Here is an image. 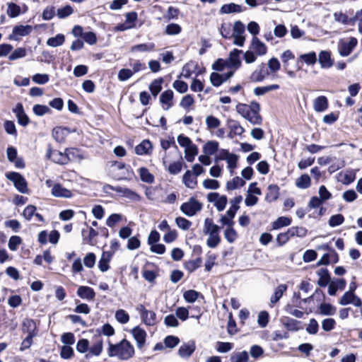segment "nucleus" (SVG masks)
<instances>
[{"mask_svg":"<svg viewBox=\"0 0 362 362\" xmlns=\"http://www.w3.org/2000/svg\"><path fill=\"white\" fill-rule=\"evenodd\" d=\"M196 349L195 342L184 343L178 349V354L180 357L187 358L190 357Z\"/></svg>","mask_w":362,"mask_h":362,"instance_id":"19","label":"nucleus"},{"mask_svg":"<svg viewBox=\"0 0 362 362\" xmlns=\"http://www.w3.org/2000/svg\"><path fill=\"white\" fill-rule=\"evenodd\" d=\"M318 62L323 69L330 68L333 64V61L331 58V53L328 51H321L318 55Z\"/></svg>","mask_w":362,"mask_h":362,"instance_id":"24","label":"nucleus"},{"mask_svg":"<svg viewBox=\"0 0 362 362\" xmlns=\"http://www.w3.org/2000/svg\"><path fill=\"white\" fill-rule=\"evenodd\" d=\"M64 35L63 34H58L55 37H50L47 40V45L56 47L62 45L64 42Z\"/></svg>","mask_w":362,"mask_h":362,"instance_id":"47","label":"nucleus"},{"mask_svg":"<svg viewBox=\"0 0 362 362\" xmlns=\"http://www.w3.org/2000/svg\"><path fill=\"white\" fill-rule=\"evenodd\" d=\"M245 28L244 24L240 21H235L233 25V32L231 37L245 36Z\"/></svg>","mask_w":362,"mask_h":362,"instance_id":"48","label":"nucleus"},{"mask_svg":"<svg viewBox=\"0 0 362 362\" xmlns=\"http://www.w3.org/2000/svg\"><path fill=\"white\" fill-rule=\"evenodd\" d=\"M156 45L153 42H146L138 44L132 46L130 48V52L132 53L136 52H149L155 49Z\"/></svg>","mask_w":362,"mask_h":362,"instance_id":"26","label":"nucleus"},{"mask_svg":"<svg viewBox=\"0 0 362 362\" xmlns=\"http://www.w3.org/2000/svg\"><path fill=\"white\" fill-rule=\"evenodd\" d=\"M224 238L229 243H234L238 238V233L233 226L226 228L224 230Z\"/></svg>","mask_w":362,"mask_h":362,"instance_id":"51","label":"nucleus"},{"mask_svg":"<svg viewBox=\"0 0 362 362\" xmlns=\"http://www.w3.org/2000/svg\"><path fill=\"white\" fill-rule=\"evenodd\" d=\"M83 264L88 269H92L96 262V256L93 252L88 253L83 258Z\"/></svg>","mask_w":362,"mask_h":362,"instance_id":"55","label":"nucleus"},{"mask_svg":"<svg viewBox=\"0 0 362 362\" xmlns=\"http://www.w3.org/2000/svg\"><path fill=\"white\" fill-rule=\"evenodd\" d=\"M180 343V339L173 335H168L164 339L165 346L168 348L173 349Z\"/></svg>","mask_w":362,"mask_h":362,"instance_id":"62","label":"nucleus"},{"mask_svg":"<svg viewBox=\"0 0 362 362\" xmlns=\"http://www.w3.org/2000/svg\"><path fill=\"white\" fill-rule=\"evenodd\" d=\"M174 93L172 90H166L161 93L159 98L160 104L165 110H168L173 105Z\"/></svg>","mask_w":362,"mask_h":362,"instance_id":"14","label":"nucleus"},{"mask_svg":"<svg viewBox=\"0 0 362 362\" xmlns=\"http://www.w3.org/2000/svg\"><path fill=\"white\" fill-rule=\"evenodd\" d=\"M140 178L143 182L146 183H153L154 181L153 175L146 168H140L139 170Z\"/></svg>","mask_w":362,"mask_h":362,"instance_id":"42","label":"nucleus"},{"mask_svg":"<svg viewBox=\"0 0 362 362\" xmlns=\"http://www.w3.org/2000/svg\"><path fill=\"white\" fill-rule=\"evenodd\" d=\"M279 195V187L276 185H270L268 187V192L265 199L267 201L272 202L276 200Z\"/></svg>","mask_w":362,"mask_h":362,"instance_id":"33","label":"nucleus"},{"mask_svg":"<svg viewBox=\"0 0 362 362\" xmlns=\"http://www.w3.org/2000/svg\"><path fill=\"white\" fill-rule=\"evenodd\" d=\"M131 333L136 341L137 347L141 350L146 344L147 337L146 331L139 326H136L132 329Z\"/></svg>","mask_w":362,"mask_h":362,"instance_id":"12","label":"nucleus"},{"mask_svg":"<svg viewBox=\"0 0 362 362\" xmlns=\"http://www.w3.org/2000/svg\"><path fill=\"white\" fill-rule=\"evenodd\" d=\"M310 177L307 174L302 175L296 180V185L299 189H308L310 187Z\"/></svg>","mask_w":362,"mask_h":362,"instance_id":"40","label":"nucleus"},{"mask_svg":"<svg viewBox=\"0 0 362 362\" xmlns=\"http://www.w3.org/2000/svg\"><path fill=\"white\" fill-rule=\"evenodd\" d=\"M206 124L207 129L212 131L213 129H217L220 127L221 121L214 116L209 115L206 118Z\"/></svg>","mask_w":362,"mask_h":362,"instance_id":"46","label":"nucleus"},{"mask_svg":"<svg viewBox=\"0 0 362 362\" xmlns=\"http://www.w3.org/2000/svg\"><path fill=\"white\" fill-rule=\"evenodd\" d=\"M6 178L12 182L16 189L23 194L28 193V182L18 173L8 172L6 174Z\"/></svg>","mask_w":362,"mask_h":362,"instance_id":"5","label":"nucleus"},{"mask_svg":"<svg viewBox=\"0 0 362 362\" xmlns=\"http://www.w3.org/2000/svg\"><path fill=\"white\" fill-rule=\"evenodd\" d=\"M319 309L320 313L323 315H333L336 313V308L330 303H322Z\"/></svg>","mask_w":362,"mask_h":362,"instance_id":"45","label":"nucleus"},{"mask_svg":"<svg viewBox=\"0 0 362 362\" xmlns=\"http://www.w3.org/2000/svg\"><path fill=\"white\" fill-rule=\"evenodd\" d=\"M356 179V174L353 170H347L339 174V180L344 185H349Z\"/></svg>","mask_w":362,"mask_h":362,"instance_id":"29","label":"nucleus"},{"mask_svg":"<svg viewBox=\"0 0 362 362\" xmlns=\"http://www.w3.org/2000/svg\"><path fill=\"white\" fill-rule=\"evenodd\" d=\"M182 182L185 185L190 189H194L197 185V177L191 170H187L183 175Z\"/></svg>","mask_w":362,"mask_h":362,"instance_id":"28","label":"nucleus"},{"mask_svg":"<svg viewBox=\"0 0 362 362\" xmlns=\"http://www.w3.org/2000/svg\"><path fill=\"white\" fill-rule=\"evenodd\" d=\"M333 16L336 21L344 25L349 23L353 24L354 23V19L349 18L346 14L341 12H335Z\"/></svg>","mask_w":362,"mask_h":362,"instance_id":"50","label":"nucleus"},{"mask_svg":"<svg viewBox=\"0 0 362 362\" xmlns=\"http://www.w3.org/2000/svg\"><path fill=\"white\" fill-rule=\"evenodd\" d=\"M221 158L226 160L228 168L230 170V173L233 174L234 169L237 166L238 156L230 153L228 151H224Z\"/></svg>","mask_w":362,"mask_h":362,"instance_id":"25","label":"nucleus"},{"mask_svg":"<svg viewBox=\"0 0 362 362\" xmlns=\"http://www.w3.org/2000/svg\"><path fill=\"white\" fill-rule=\"evenodd\" d=\"M153 150L151 142L145 139L135 147V153L139 156L150 155Z\"/></svg>","mask_w":362,"mask_h":362,"instance_id":"21","label":"nucleus"},{"mask_svg":"<svg viewBox=\"0 0 362 362\" xmlns=\"http://www.w3.org/2000/svg\"><path fill=\"white\" fill-rule=\"evenodd\" d=\"M103 348V341L102 339H99L90 348V352L92 355L99 356L102 351Z\"/></svg>","mask_w":362,"mask_h":362,"instance_id":"61","label":"nucleus"},{"mask_svg":"<svg viewBox=\"0 0 362 362\" xmlns=\"http://www.w3.org/2000/svg\"><path fill=\"white\" fill-rule=\"evenodd\" d=\"M241 53L242 51L237 49H234L230 52L229 54V62L230 66L238 69L240 66L241 62L240 60V54Z\"/></svg>","mask_w":362,"mask_h":362,"instance_id":"32","label":"nucleus"},{"mask_svg":"<svg viewBox=\"0 0 362 362\" xmlns=\"http://www.w3.org/2000/svg\"><path fill=\"white\" fill-rule=\"evenodd\" d=\"M13 111L17 117L19 124L23 127H25L28 124L30 120L28 117L25 113L23 106L21 103H18L15 108H13Z\"/></svg>","mask_w":362,"mask_h":362,"instance_id":"18","label":"nucleus"},{"mask_svg":"<svg viewBox=\"0 0 362 362\" xmlns=\"http://www.w3.org/2000/svg\"><path fill=\"white\" fill-rule=\"evenodd\" d=\"M110 168L112 173L120 171L114 175L117 180H131L134 177V174L130 166L126 165L123 163L113 161L111 163Z\"/></svg>","mask_w":362,"mask_h":362,"instance_id":"4","label":"nucleus"},{"mask_svg":"<svg viewBox=\"0 0 362 362\" xmlns=\"http://www.w3.org/2000/svg\"><path fill=\"white\" fill-rule=\"evenodd\" d=\"M228 125L230 130V134L234 135H241L244 133V128L240 124V123L235 120L230 119L228 121Z\"/></svg>","mask_w":362,"mask_h":362,"instance_id":"36","label":"nucleus"},{"mask_svg":"<svg viewBox=\"0 0 362 362\" xmlns=\"http://www.w3.org/2000/svg\"><path fill=\"white\" fill-rule=\"evenodd\" d=\"M299 58L308 65H313L317 62V56L315 52L303 54Z\"/></svg>","mask_w":362,"mask_h":362,"instance_id":"49","label":"nucleus"},{"mask_svg":"<svg viewBox=\"0 0 362 362\" xmlns=\"http://www.w3.org/2000/svg\"><path fill=\"white\" fill-rule=\"evenodd\" d=\"M163 83V78H158L154 79L149 86V90L151 93V94L156 97L158 94L162 90V84Z\"/></svg>","mask_w":362,"mask_h":362,"instance_id":"38","label":"nucleus"},{"mask_svg":"<svg viewBox=\"0 0 362 362\" xmlns=\"http://www.w3.org/2000/svg\"><path fill=\"white\" fill-rule=\"evenodd\" d=\"M67 162L69 161H81L83 159V156L80 150L75 148H69L66 149Z\"/></svg>","mask_w":362,"mask_h":362,"instance_id":"31","label":"nucleus"},{"mask_svg":"<svg viewBox=\"0 0 362 362\" xmlns=\"http://www.w3.org/2000/svg\"><path fill=\"white\" fill-rule=\"evenodd\" d=\"M291 218L286 216L279 217L272 223V229L279 230L283 227L288 226L291 223Z\"/></svg>","mask_w":362,"mask_h":362,"instance_id":"39","label":"nucleus"},{"mask_svg":"<svg viewBox=\"0 0 362 362\" xmlns=\"http://www.w3.org/2000/svg\"><path fill=\"white\" fill-rule=\"evenodd\" d=\"M232 25L230 23H223L219 28L220 34L224 38H230L231 37Z\"/></svg>","mask_w":362,"mask_h":362,"instance_id":"60","label":"nucleus"},{"mask_svg":"<svg viewBox=\"0 0 362 362\" xmlns=\"http://www.w3.org/2000/svg\"><path fill=\"white\" fill-rule=\"evenodd\" d=\"M51 193L52 196L59 198L67 199L73 196V193L70 189L64 187L62 185L58 183L53 185Z\"/></svg>","mask_w":362,"mask_h":362,"instance_id":"15","label":"nucleus"},{"mask_svg":"<svg viewBox=\"0 0 362 362\" xmlns=\"http://www.w3.org/2000/svg\"><path fill=\"white\" fill-rule=\"evenodd\" d=\"M355 298V294L352 291H348L344 293L339 300L341 305H348L354 302Z\"/></svg>","mask_w":362,"mask_h":362,"instance_id":"59","label":"nucleus"},{"mask_svg":"<svg viewBox=\"0 0 362 362\" xmlns=\"http://www.w3.org/2000/svg\"><path fill=\"white\" fill-rule=\"evenodd\" d=\"M198 153L197 146L192 143L189 146L185 148V157L188 162H192L194 160L195 156Z\"/></svg>","mask_w":362,"mask_h":362,"instance_id":"35","label":"nucleus"},{"mask_svg":"<svg viewBox=\"0 0 362 362\" xmlns=\"http://www.w3.org/2000/svg\"><path fill=\"white\" fill-rule=\"evenodd\" d=\"M287 290V286L286 284H280L279 285L275 291L274 294L271 296L270 301L272 305L276 303L280 298L282 297L284 293Z\"/></svg>","mask_w":362,"mask_h":362,"instance_id":"34","label":"nucleus"},{"mask_svg":"<svg viewBox=\"0 0 362 362\" xmlns=\"http://www.w3.org/2000/svg\"><path fill=\"white\" fill-rule=\"evenodd\" d=\"M77 295L81 298L92 300L95 297V292L91 287L81 286L77 290Z\"/></svg>","mask_w":362,"mask_h":362,"instance_id":"23","label":"nucleus"},{"mask_svg":"<svg viewBox=\"0 0 362 362\" xmlns=\"http://www.w3.org/2000/svg\"><path fill=\"white\" fill-rule=\"evenodd\" d=\"M33 30V27L30 25H16L13 28L12 34L9 35V40H18L19 37L28 35Z\"/></svg>","mask_w":362,"mask_h":362,"instance_id":"11","label":"nucleus"},{"mask_svg":"<svg viewBox=\"0 0 362 362\" xmlns=\"http://www.w3.org/2000/svg\"><path fill=\"white\" fill-rule=\"evenodd\" d=\"M281 322L288 331L297 332L302 329L300 321L289 317H281Z\"/></svg>","mask_w":362,"mask_h":362,"instance_id":"16","label":"nucleus"},{"mask_svg":"<svg viewBox=\"0 0 362 362\" xmlns=\"http://www.w3.org/2000/svg\"><path fill=\"white\" fill-rule=\"evenodd\" d=\"M328 107L327 98L321 95L316 98L313 101V108L317 112H322L325 111Z\"/></svg>","mask_w":362,"mask_h":362,"instance_id":"27","label":"nucleus"},{"mask_svg":"<svg viewBox=\"0 0 362 362\" xmlns=\"http://www.w3.org/2000/svg\"><path fill=\"white\" fill-rule=\"evenodd\" d=\"M175 223L178 228L183 230L189 229L192 223L190 221L183 217H177L175 218Z\"/></svg>","mask_w":362,"mask_h":362,"instance_id":"58","label":"nucleus"},{"mask_svg":"<svg viewBox=\"0 0 362 362\" xmlns=\"http://www.w3.org/2000/svg\"><path fill=\"white\" fill-rule=\"evenodd\" d=\"M245 182L240 177H235L231 180L227 182L226 187L227 190H234L244 186Z\"/></svg>","mask_w":362,"mask_h":362,"instance_id":"41","label":"nucleus"},{"mask_svg":"<svg viewBox=\"0 0 362 362\" xmlns=\"http://www.w3.org/2000/svg\"><path fill=\"white\" fill-rule=\"evenodd\" d=\"M112 258V252H103L98 261V269L101 272H106L110 269V262Z\"/></svg>","mask_w":362,"mask_h":362,"instance_id":"22","label":"nucleus"},{"mask_svg":"<svg viewBox=\"0 0 362 362\" xmlns=\"http://www.w3.org/2000/svg\"><path fill=\"white\" fill-rule=\"evenodd\" d=\"M269 75L265 64H261L250 75V81L252 82H261Z\"/></svg>","mask_w":362,"mask_h":362,"instance_id":"13","label":"nucleus"},{"mask_svg":"<svg viewBox=\"0 0 362 362\" xmlns=\"http://www.w3.org/2000/svg\"><path fill=\"white\" fill-rule=\"evenodd\" d=\"M47 156L56 163L61 165H65L68 163L66 151L64 153H62L61 151L57 150H49Z\"/></svg>","mask_w":362,"mask_h":362,"instance_id":"20","label":"nucleus"},{"mask_svg":"<svg viewBox=\"0 0 362 362\" xmlns=\"http://www.w3.org/2000/svg\"><path fill=\"white\" fill-rule=\"evenodd\" d=\"M182 28L177 23L168 24L165 28V33L168 35H175L181 33Z\"/></svg>","mask_w":362,"mask_h":362,"instance_id":"57","label":"nucleus"},{"mask_svg":"<svg viewBox=\"0 0 362 362\" xmlns=\"http://www.w3.org/2000/svg\"><path fill=\"white\" fill-rule=\"evenodd\" d=\"M207 200L209 202L214 203L218 211H223L228 202V199L226 195H220L217 192L209 193L207 194Z\"/></svg>","mask_w":362,"mask_h":362,"instance_id":"8","label":"nucleus"},{"mask_svg":"<svg viewBox=\"0 0 362 362\" xmlns=\"http://www.w3.org/2000/svg\"><path fill=\"white\" fill-rule=\"evenodd\" d=\"M21 243L22 239L20 236L13 235L8 240V246L11 251H16Z\"/></svg>","mask_w":362,"mask_h":362,"instance_id":"56","label":"nucleus"},{"mask_svg":"<svg viewBox=\"0 0 362 362\" xmlns=\"http://www.w3.org/2000/svg\"><path fill=\"white\" fill-rule=\"evenodd\" d=\"M337 262V255L334 253L325 254L317 262V265H328Z\"/></svg>","mask_w":362,"mask_h":362,"instance_id":"37","label":"nucleus"},{"mask_svg":"<svg viewBox=\"0 0 362 362\" xmlns=\"http://www.w3.org/2000/svg\"><path fill=\"white\" fill-rule=\"evenodd\" d=\"M21 13V7L14 4V3H8V8H7V14L11 18H16L19 16Z\"/></svg>","mask_w":362,"mask_h":362,"instance_id":"54","label":"nucleus"},{"mask_svg":"<svg viewBox=\"0 0 362 362\" xmlns=\"http://www.w3.org/2000/svg\"><path fill=\"white\" fill-rule=\"evenodd\" d=\"M218 149V143L216 141H209L204 146V152L207 155H214Z\"/></svg>","mask_w":362,"mask_h":362,"instance_id":"44","label":"nucleus"},{"mask_svg":"<svg viewBox=\"0 0 362 362\" xmlns=\"http://www.w3.org/2000/svg\"><path fill=\"white\" fill-rule=\"evenodd\" d=\"M219 230V226L215 224L211 218L204 219L203 233L208 235L206 245L209 247L215 248L221 243Z\"/></svg>","mask_w":362,"mask_h":362,"instance_id":"3","label":"nucleus"},{"mask_svg":"<svg viewBox=\"0 0 362 362\" xmlns=\"http://www.w3.org/2000/svg\"><path fill=\"white\" fill-rule=\"evenodd\" d=\"M243 11L242 6L240 5L230 3L223 5L220 8L221 14H228L234 13H240Z\"/></svg>","mask_w":362,"mask_h":362,"instance_id":"30","label":"nucleus"},{"mask_svg":"<svg viewBox=\"0 0 362 362\" xmlns=\"http://www.w3.org/2000/svg\"><path fill=\"white\" fill-rule=\"evenodd\" d=\"M236 110L243 117L254 125L260 124L262 122L259 114L260 105L257 102H252L250 105L239 103Z\"/></svg>","mask_w":362,"mask_h":362,"instance_id":"2","label":"nucleus"},{"mask_svg":"<svg viewBox=\"0 0 362 362\" xmlns=\"http://www.w3.org/2000/svg\"><path fill=\"white\" fill-rule=\"evenodd\" d=\"M250 49L257 55L262 56L267 52V46L257 37H253L250 44Z\"/></svg>","mask_w":362,"mask_h":362,"instance_id":"17","label":"nucleus"},{"mask_svg":"<svg viewBox=\"0 0 362 362\" xmlns=\"http://www.w3.org/2000/svg\"><path fill=\"white\" fill-rule=\"evenodd\" d=\"M210 82L214 86L218 87L223 83V75L212 72L210 75Z\"/></svg>","mask_w":362,"mask_h":362,"instance_id":"64","label":"nucleus"},{"mask_svg":"<svg viewBox=\"0 0 362 362\" xmlns=\"http://www.w3.org/2000/svg\"><path fill=\"white\" fill-rule=\"evenodd\" d=\"M227 331L230 335H233L238 332L235 320L233 318V313L230 312L228 314V321L227 325Z\"/></svg>","mask_w":362,"mask_h":362,"instance_id":"52","label":"nucleus"},{"mask_svg":"<svg viewBox=\"0 0 362 362\" xmlns=\"http://www.w3.org/2000/svg\"><path fill=\"white\" fill-rule=\"evenodd\" d=\"M137 310L139 311L142 321L145 325L153 326L157 323L156 314L155 312L148 310L142 304L138 306Z\"/></svg>","mask_w":362,"mask_h":362,"instance_id":"7","label":"nucleus"},{"mask_svg":"<svg viewBox=\"0 0 362 362\" xmlns=\"http://www.w3.org/2000/svg\"><path fill=\"white\" fill-rule=\"evenodd\" d=\"M336 321L334 318H326L322 322V328L325 332H329L336 327Z\"/></svg>","mask_w":362,"mask_h":362,"instance_id":"63","label":"nucleus"},{"mask_svg":"<svg viewBox=\"0 0 362 362\" xmlns=\"http://www.w3.org/2000/svg\"><path fill=\"white\" fill-rule=\"evenodd\" d=\"M289 233L292 237L304 238L307 235L308 230L305 227H291L289 228Z\"/></svg>","mask_w":362,"mask_h":362,"instance_id":"53","label":"nucleus"},{"mask_svg":"<svg viewBox=\"0 0 362 362\" xmlns=\"http://www.w3.org/2000/svg\"><path fill=\"white\" fill-rule=\"evenodd\" d=\"M279 88V86L278 84H272L267 86L257 87L254 89L255 95L259 96L263 95L266 93L277 90Z\"/></svg>","mask_w":362,"mask_h":362,"instance_id":"43","label":"nucleus"},{"mask_svg":"<svg viewBox=\"0 0 362 362\" xmlns=\"http://www.w3.org/2000/svg\"><path fill=\"white\" fill-rule=\"evenodd\" d=\"M107 354L110 357L117 356L120 360L127 361L134 356L135 349L130 341L126 339L115 344L108 341Z\"/></svg>","mask_w":362,"mask_h":362,"instance_id":"1","label":"nucleus"},{"mask_svg":"<svg viewBox=\"0 0 362 362\" xmlns=\"http://www.w3.org/2000/svg\"><path fill=\"white\" fill-rule=\"evenodd\" d=\"M358 40L355 37H351L349 41H340L338 45V51L341 57L348 56L357 45Z\"/></svg>","mask_w":362,"mask_h":362,"instance_id":"9","label":"nucleus"},{"mask_svg":"<svg viewBox=\"0 0 362 362\" xmlns=\"http://www.w3.org/2000/svg\"><path fill=\"white\" fill-rule=\"evenodd\" d=\"M23 334H28L27 336L36 337L38 334V328L36 322L31 318H25L22 322L21 327Z\"/></svg>","mask_w":362,"mask_h":362,"instance_id":"10","label":"nucleus"},{"mask_svg":"<svg viewBox=\"0 0 362 362\" xmlns=\"http://www.w3.org/2000/svg\"><path fill=\"white\" fill-rule=\"evenodd\" d=\"M202 204L194 197L183 203L180 206V211L187 216H193L202 209Z\"/></svg>","mask_w":362,"mask_h":362,"instance_id":"6","label":"nucleus"}]
</instances>
